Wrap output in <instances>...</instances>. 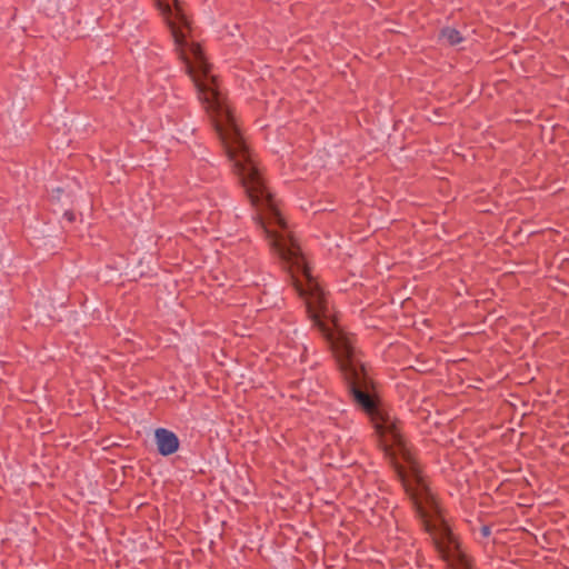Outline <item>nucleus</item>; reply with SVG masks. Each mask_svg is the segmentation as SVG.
<instances>
[{
    "label": "nucleus",
    "mask_w": 569,
    "mask_h": 569,
    "mask_svg": "<svg viewBox=\"0 0 569 569\" xmlns=\"http://www.w3.org/2000/svg\"><path fill=\"white\" fill-rule=\"evenodd\" d=\"M251 204L256 220L263 231L272 252L291 273L293 286L305 300L313 325L330 342L355 402L368 415L381 446L415 505L426 531L431 536L441 557L452 567L468 569L466 556L441 516L438 503L425 482L390 412L371 391L365 367L349 338L338 328L319 283L311 276L299 246L292 238L277 202L264 183L263 177H238Z\"/></svg>",
    "instance_id": "obj_1"
},
{
    "label": "nucleus",
    "mask_w": 569,
    "mask_h": 569,
    "mask_svg": "<svg viewBox=\"0 0 569 569\" xmlns=\"http://www.w3.org/2000/svg\"><path fill=\"white\" fill-rule=\"evenodd\" d=\"M154 440L161 456H170L179 449L177 435L166 428H158L154 431Z\"/></svg>",
    "instance_id": "obj_2"
},
{
    "label": "nucleus",
    "mask_w": 569,
    "mask_h": 569,
    "mask_svg": "<svg viewBox=\"0 0 569 569\" xmlns=\"http://www.w3.org/2000/svg\"><path fill=\"white\" fill-rule=\"evenodd\" d=\"M491 522H485L483 520H479L477 527L473 528L475 538L480 542L487 546L489 542V538L491 536Z\"/></svg>",
    "instance_id": "obj_3"
},
{
    "label": "nucleus",
    "mask_w": 569,
    "mask_h": 569,
    "mask_svg": "<svg viewBox=\"0 0 569 569\" xmlns=\"http://www.w3.org/2000/svg\"><path fill=\"white\" fill-rule=\"evenodd\" d=\"M440 36L443 41L451 46L458 44L462 41L460 32L453 28H443Z\"/></svg>",
    "instance_id": "obj_4"
},
{
    "label": "nucleus",
    "mask_w": 569,
    "mask_h": 569,
    "mask_svg": "<svg viewBox=\"0 0 569 569\" xmlns=\"http://www.w3.org/2000/svg\"><path fill=\"white\" fill-rule=\"evenodd\" d=\"M511 482H512V479L500 477V495L502 492H509L511 490V488H510Z\"/></svg>",
    "instance_id": "obj_5"
},
{
    "label": "nucleus",
    "mask_w": 569,
    "mask_h": 569,
    "mask_svg": "<svg viewBox=\"0 0 569 569\" xmlns=\"http://www.w3.org/2000/svg\"><path fill=\"white\" fill-rule=\"evenodd\" d=\"M64 217L69 220V221H72L74 219V214L72 212H66L64 213Z\"/></svg>",
    "instance_id": "obj_6"
},
{
    "label": "nucleus",
    "mask_w": 569,
    "mask_h": 569,
    "mask_svg": "<svg viewBox=\"0 0 569 569\" xmlns=\"http://www.w3.org/2000/svg\"><path fill=\"white\" fill-rule=\"evenodd\" d=\"M495 542H496V539H495V538H492V540H491L492 549L495 548Z\"/></svg>",
    "instance_id": "obj_7"
}]
</instances>
